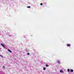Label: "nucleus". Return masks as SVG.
I'll return each instance as SVG.
<instances>
[{
  "label": "nucleus",
  "instance_id": "obj_1",
  "mask_svg": "<svg viewBox=\"0 0 74 74\" xmlns=\"http://www.w3.org/2000/svg\"><path fill=\"white\" fill-rule=\"evenodd\" d=\"M1 45L2 46V47H3V48H5V46H4V45H3V44L1 43Z\"/></svg>",
  "mask_w": 74,
  "mask_h": 74
},
{
  "label": "nucleus",
  "instance_id": "obj_2",
  "mask_svg": "<svg viewBox=\"0 0 74 74\" xmlns=\"http://www.w3.org/2000/svg\"><path fill=\"white\" fill-rule=\"evenodd\" d=\"M70 44H67V46H68V47H70Z\"/></svg>",
  "mask_w": 74,
  "mask_h": 74
},
{
  "label": "nucleus",
  "instance_id": "obj_3",
  "mask_svg": "<svg viewBox=\"0 0 74 74\" xmlns=\"http://www.w3.org/2000/svg\"><path fill=\"white\" fill-rule=\"evenodd\" d=\"M8 51H9V52H12V51L10 49L8 50Z\"/></svg>",
  "mask_w": 74,
  "mask_h": 74
},
{
  "label": "nucleus",
  "instance_id": "obj_4",
  "mask_svg": "<svg viewBox=\"0 0 74 74\" xmlns=\"http://www.w3.org/2000/svg\"><path fill=\"white\" fill-rule=\"evenodd\" d=\"M60 73H63V71H62V70H60Z\"/></svg>",
  "mask_w": 74,
  "mask_h": 74
},
{
  "label": "nucleus",
  "instance_id": "obj_5",
  "mask_svg": "<svg viewBox=\"0 0 74 74\" xmlns=\"http://www.w3.org/2000/svg\"><path fill=\"white\" fill-rule=\"evenodd\" d=\"M46 67H49V66L48 65L46 64Z\"/></svg>",
  "mask_w": 74,
  "mask_h": 74
},
{
  "label": "nucleus",
  "instance_id": "obj_6",
  "mask_svg": "<svg viewBox=\"0 0 74 74\" xmlns=\"http://www.w3.org/2000/svg\"><path fill=\"white\" fill-rule=\"evenodd\" d=\"M3 69H5V66H3Z\"/></svg>",
  "mask_w": 74,
  "mask_h": 74
},
{
  "label": "nucleus",
  "instance_id": "obj_7",
  "mask_svg": "<svg viewBox=\"0 0 74 74\" xmlns=\"http://www.w3.org/2000/svg\"><path fill=\"white\" fill-rule=\"evenodd\" d=\"M67 71H68V72H69V71H70V69H67Z\"/></svg>",
  "mask_w": 74,
  "mask_h": 74
},
{
  "label": "nucleus",
  "instance_id": "obj_8",
  "mask_svg": "<svg viewBox=\"0 0 74 74\" xmlns=\"http://www.w3.org/2000/svg\"><path fill=\"white\" fill-rule=\"evenodd\" d=\"M71 72H73V69H71Z\"/></svg>",
  "mask_w": 74,
  "mask_h": 74
},
{
  "label": "nucleus",
  "instance_id": "obj_9",
  "mask_svg": "<svg viewBox=\"0 0 74 74\" xmlns=\"http://www.w3.org/2000/svg\"><path fill=\"white\" fill-rule=\"evenodd\" d=\"M43 69L44 70H45L46 68H43Z\"/></svg>",
  "mask_w": 74,
  "mask_h": 74
},
{
  "label": "nucleus",
  "instance_id": "obj_10",
  "mask_svg": "<svg viewBox=\"0 0 74 74\" xmlns=\"http://www.w3.org/2000/svg\"><path fill=\"white\" fill-rule=\"evenodd\" d=\"M58 63H60V61H57Z\"/></svg>",
  "mask_w": 74,
  "mask_h": 74
},
{
  "label": "nucleus",
  "instance_id": "obj_11",
  "mask_svg": "<svg viewBox=\"0 0 74 74\" xmlns=\"http://www.w3.org/2000/svg\"><path fill=\"white\" fill-rule=\"evenodd\" d=\"M27 8H30V6H28L27 7Z\"/></svg>",
  "mask_w": 74,
  "mask_h": 74
},
{
  "label": "nucleus",
  "instance_id": "obj_12",
  "mask_svg": "<svg viewBox=\"0 0 74 74\" xmlns=\"http://www.w3.org/2000/svg\"><path fill=\"white\" fill-rule=\"evenodd\" d=\"M27 54L28 55H29V53H27Z\"/></svg>",
  "mask_w": 74,
  "mask_h": 74
},
{
  "label": "nucleus",
  "instance_id": "obj_13",
  "mask_svg": "<svg viewBox=\"0 0 74 74\" xmlns=\"http://www.w3.org/2000/svg\"><path fill=\"white\" fill-rule=\"evenodd\" d=\"M40 5H42V3H40Z\"/></svg>",
  "mask_w": 74,
  "mask_h": 74
},
{
  "label": "nucleus",
  "instance_id": "obj_14",
  "mask_svg": "<svg viewBox=\"0 0 74 74\" xmlns=\"http://www.w3.org/2000/svg\"><path fill=\"white\" fill-rule=\"evenodd\" d=\"M0 56H1V55H0Z\"/></svg>",
  "mask_w": 74,
  "mask_h": 74
}]
</instances>
